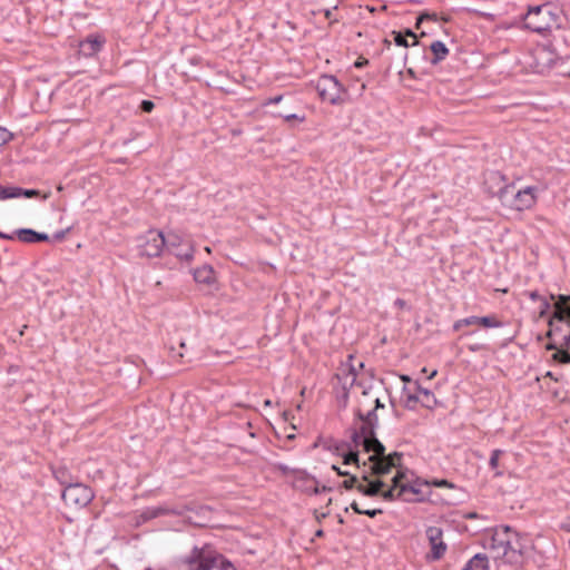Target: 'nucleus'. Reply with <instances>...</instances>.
I'll return each instance as SVG.
<instances>
[{
	"instance_id": "1",
	"label": "nucleus",
	"mask_w": 570,
	"mask_h": 570,
	"mask_svg": "<svg viewBox=\"0 0 570 570\" xmlns=\"http://www.w3.org/2000/svg\"><path fill=\"white\" fill-rule=\"evenodd\" d=\"M175 570H236L235 566L213 544L194 546L190 551L178 557Z\"/></svg>"
},
{
	"instance_id": "2",
	"label": "nucleus",
	"mask_w": 570,
	"mask_h": 570,
	"mask_svg": "<svg viewBox=\"0 0 570 570\" xmlns=\"http://www.w3.org/2000/svg\"><path fill=\"white\" fill-rule=\"evenodd\" d=\"M523 22L527 29L543 35L561 27V10L551 3L532 6L523 16Z\"/></svg>"
},
{
	"instance_id": "3",
	"label": "nucleus",
	"mask_w": 570,
	"mask_h": 570,
	"mask_svg": "<svg viewBox=\"0 0 570 570\" xmlns=\"http://www.w3.org/2000/svg\"><path fill=\"white\" fill-rule=\"evenodd\" d=\"M356 417L362 422V424L360 429L354 430L352 433V442L354 446H362L365 452L375 450V452L383 453L384 445L375 435V430L379 425L376 410L373 409L366 414H363L361 410H357Z\"/></svg>"
},
{
	"instance_id": "4",
	"label": "nucleus",
	"mask_w": 570,
	"mask_h": 570,
	"mask_svg": "<svg viewBox=\"0 0 570 570\" xmlns=\"http://www.w3.org/2000/svg\"><path fill=\"white\" fill-rule=\"evenodd\" d=\"M165 235L157 229H149L137 237L138 254L144 257H159L165 249Z\"/></svg>"
},
{
	"instance_id": "5",
	"label": "nucleus",
	"mask_w": 570,
	"mask_h": 570,
	"mask_svg": "<svg viewBox=\"0 0 570 570\" xmlns=\"http://www.w3.org/2000/svg\"><path fill=\"white\" fill-rule=\"evenodd\" d=\"M537 200L538 187L527 186L519 190H515L513 187V191L507 194L502 205L518 212H523L531 209L537 204Z\"/></svg>"
},
{
	"instance_id": "6",
	"label": "nucleus",
	"mask_w": 570,
	"mask_h": 570,
	"mask_svg": "<svg viewBox=\"0 0 570 570\" xmlns=\"http://www.w3.org/2000/svg\"><path fill=\"white\" fill-rule=\"evenodd\" d=\"M166 245L165 248L183 262H191L194 258L195 249L193 242L176 232H169L165 236Z\"/></svg>"
},
{
	"instance_id": "7",
	"label": "nucleus",
	"mask_w": 570,
	"mask_h": 570,
	"mask_svg": "<svg viewBox=\"0 0 570 570\" xmlns=\"http://www.w3.org/2000/svg\"><path fill=\"white\" fill-rule=\"evenodd\" d=\"M61 498L69 507L85 508L87 507L95 494L92 490L82 483H68L62 490Z\"/></svg>"
},
{
	"instance_id": "8",
	"label": "nucleus",
	"mask_w": 570,
	"mask_h": 570,
	"mask_svg": "<svg viewBox=\"0 0 570 570\" xmlns=\"http://www.w3.org/2000/svg\"><path fill=\"white\" fill-rule=\"evenodd\" d=\"M316 91L323 101L337 105L342 101L343 85L333 75H322L316 82Z\"/></svg>"
},
{
	"instance_id": "9",
	"label": "nucleus",
	"mask_w": 570,
	"mask_h": 570,
	"mask_svg": "<svg viewBox=\"0 0 570 570\" xmlns=\"http://www.w3.org/2000/svg\"><path fill=\"white\" fill-rule=\"evenodd\" d=\"M484 190L492 197H498L503 203L507 194L513 191V184H508L504 175L498 170H490L484 174Z\"/></svg>"
},
{
	"instance_id": "10",
	"label": "nucleus",
	"mask_w": 570,
	"mask_h": 570,
	"mask_svg": "<svg viewBox=\"0 0 570 570\" xmlns=\"http://www.w3.org/2000/svg\"><path fill=\"white\" fill-rule=\"evenodd\" d=\"M368 453H372L368 456V461L371 462L370 474L379 476L389 474L393 468L399 466L401 461V454L399 452H393L386 455L385 450L383 453L375 452V450H370Z\"/></svg>"
},
{
	"instance_id": "11",
	"label": "nucleus",
	"mask_w": 570,
	"mask_h": 570,
	"mask_svg": "<svg viewBox=\"0 0 570 570\" xmlns=\"http://www.w3.org/2000/svg\"><path fill=\"white\" fill-rule=\"evenodd\" d=\"M405 479V472L397 471L396 475L393 478L394 488H400L397 492L399 499L404 501H422L424 500L425 493L423 488H428V484H421L420 482H403Z\"/></svg>"
},
{
	"instance_id": "12",
	"label": "nucleus",
	"mask_w": 570,
	"mask_h": 570,
	"mask_svg": "<svg viewBox=\"0 0 570 570\" xmlns=\"http://www.w3.org/2000/svg\"><path fill=\"white\" fill-rule=\"evenodd\" d=\"M354 356L350 354L345 364L336 373V377L340 381L342 389L344 390L343 397L346 401L348 397V391L355 385L362 386V383H357V368H363L364 363L360 362L357 367L353 364Z\"/></svg>"
},
{
	"instance_id": "13",
	"label": "nucleus",
	"mask_w": 570,
	"mask_h": 570,
	"mask_svg": "<svg viewBox=\"0 0 570 570\" xmlns=\"http://www.w3.org/2000/svg\"><path fill=\"white\" fill-rule=\"evenodd\" d=\"M523 550L524 544L521 542L519 533L511 530L509 538L498 554V559H502L510 564L518 563L522 559Z\"/></svg>"
},
{
	"instance_id": "14",
	"label": "nucleus",
	"mask_w": 570,
	"mask_h": 570,
	"mask_svg": "<svg viewBox=\"0 0 570 570\" xmlns=\"http://www.w3.org/2000/svg\"><path fill=\"white\" fill-rule=\"evenodd\" d=\"M511 528L509 525H501L491 531L488 534L487 541L483 543L484 548L490 549L492 557L498 559V554L502 549L505 540L509 538Z\"/></svg>"
},
{
	"instance_id": "15",
	"label": "nucleus",
	"mask_w": 570,
	"mask_h": 570,
	"mask_svg": "<svg viewBox=\"0 0 570 570\" xmlns=\"http://www.w3.org/2000/svg\"><path fill=\"white\" fill-rule=\"evenodd\" d=\"M106 43V38L100 33H90L79 42L78 53L85 58H92L99 53Z\"/></svg>"
},
{
	"instance_id": "16",
	"label": "nucleus",
	"mask_w": 570,
	"mask_h": 570,
	"mask_svg": "<svg viewBox=\"0 0 570 570\" xmlns=\"http://www.w3.org/2000/svg\"><path fill=\"white\" fill-rule=\"evenodd\" d=\"M425 534L431 546L428 559L439 560L446 551V544L442 540V530L438 527H429Z\"/></svg>"
},
{
	"instance_id": "17",
	"label": "nucleus",
	"mask_w": 570,
	"mask_h": 570,
	"mask_svg": "<svg viewBox=\"0 0 570 570\" xmlns=\"http://www.w3.org/2000/svg\"><path fill=\"white\" fill-rule=\"evenodd\" d=\"M504 324L498 318L495 314L485 316H468L465 317V337L471 336L474 332L470 330L472 326L482 328H497L502 327Z\"/></svg>"
},
{
	"instance_id": "18",
	"label": "nucleus",
	"mask_w": 570,
	"mask_h": 570,
	"mask_svg": "<svg viewBox=\"0 0 570 570\" xmlns=\"http://www.w3.org/2000/svg\"><path fill=\"white\" fill-rule=\"evenodd\" d=\"M361 481L366 482V484L361 482V484L357 485V491L363 495L371 498L380 495L381 490L385 485V483L380 479L371 480L370 472L365 469L362 470Z\"/></svg>"
},
{
	"instance_id": "19",
	"label": "nucleus",
	"mask_w": 570,
	"mask_h": 570,
	"mask_svg": "<svg viewBox=\"0 0 570 570\" xmlns=\"http://www.w3.org/2000/svg\"><path fill=\"white\" fill-rule=\"evenodd\" d=\"M465 520L471 521V524H465V532L475 535L481 532H485L487 535L491 531L490 520L487 517L479 515L474 512L465 513Z\"/></svg>"
},
{
	"instance_id": "20",
	"label": "nucleus",
	"mask_w": 570,
	"mask_h": 570,
	"mask_svg": "<svg viewBox=\"0 0 570 570\" xmlns=\"http://www.w3.org/2000/svg\"><path fill=\"white\" fill-rule=\"evenodd\" d=\"M16 235L23 243L48 242L49 236L46 233H39L31 228H20L16 230Z\"/></svg>"
},
{
	"instance_id": "21",
	"label": "nucleus",
	"mask_w": 570,
	"mask_h": 570,
	"mask_svg": "<svg viewBox=\"0 0 570 570\" xmlns=\"http://www.w3.org/2000/svg\"><path fill=\"white\" fill-rule=\"evenodd\" d=\"M193 276L195 282L199 284L210 285L215 282L214 268L208 264L194 269Z\"/></svg>"
},
{
	"instance_id": "22",
	"label": "nucleus",
	"mask_w": 570,
	"mask_h": 570,
	"mask_svg": "<svg viewBox=\"0 0 570 570\" xmlns=\"http://www.w3.org/2000/svg\"><path fill=\"white\" fill-rule=\"evenodd\" d=\"M465 570H489V559L484 553H475L465 564Z\"/></svg>"
},
{
	"instance_id": "23",
	"label": "nucleus",
	"mask_w": 570,
	"mask_h": 570,
	"mask_svg": "<svg viewBox=\"0 0 570 570\" xmlns=\"http://www.w3.org/2000/svg\"><path fill=\"white\" fill-rule=\"evenodd\" d=\"M430 49L433 53V58L431 60L432 63L440 62L441 60H443L446 57V55L449 52L444 42H442L440 40L433 41L430 46Z\"/></svg>"
},
{
	"instance_id": "24",
	"label": "nucleus",
	"mask_w": 570,
	"mask_h": 570,
	"mask_svg": "<svg viewBox=\"0 0 570 570\" xmlns=\"http://www.w3.org/2000/svg\"><path fill=\"white\" fill-rule=\"evenodd\" d=\"M431 400H433V394L428 389L420 385L416 386L415 395H409V401H417L426 406H430Z\"/></svg>"
},
{
	"instance_id": "25",
	"label": "nucleus",
	"mask_w": 570,
	"mask_h": 570,
	"mask_svg": "<svg viewBox=\"0 0 570 570\" xmlns=\"http://www.w3.org/2000/svg\"><path fill=\"white\" fill-rule=\"evenodd\" d=\"M299 473V476L296 479V482L298 483L299 481H305V482H309V483H313V488L311 490V493L312 494H318L321 493V488L318 487V482L317 480L309 475L307 472H298Z\"/></svg>"
},
{
	"instance_id": "26",
	"label": "nucleus",
	"mask_w": 570,
	"mask_h": 570,
	"mask_svg": "<svg viewBox=\"0 0 570 570\" xmlns=\"http://www.w3.org/2000/svg\"><path fill=\"white\" fill-rule=\"evenodd\" d=\"M165 514L181 515L183 514V510L181 509H177V508H163V507H158V508L153 509V511H151V517L153 518H157V517L165 515Z\"/></svg>"
},
{
	"instance_id": "27",
	"label": "nucleus",
	"mask_w": 570,
	"mask_h": 570,
	"mask_svg": "<svg viewBox=\"0 0 570 570\" xmlns=\"http://www.w3.org/2000/svg\"><path fill=\"white\" fill-rule=\"evenodd\" d=\"M342 456H343L344 464H346V465L355 464L358 469L361 468L357 451L350 450L347 453H343Z\"/></svg>"
},
{
	"instance_id": "28",
	"label": "nucleus",
	"mask_w": 570,
	"mask_h": 570,
	"mask_svg": "<svg viewBox=\"0 0 570 570\" xmlns=\"http://www.w3.org/2000/svg\"><path fill=\"white\" fill-rule=\"evenodd\" d=\"M346 476L347 479L342 482V487L346 490H352L354 488L357 490V485L362 482L361 476L351 473Z\"/></svg>"
},
{
	"instance_id": "29",
	"label": "nucleus",
	"mask_w": 570,
	"mask_h": 570,
	"mask_svg": "<svg viewBox=\"0 0 570 570\" xmlns=\"http://www.w3.org/2000/svg\"><path fill=\"white\" fill-rule=\"evenodd\" d=\"M275 117L283 118L286 122L297 121L304 122L306 120L305 114H276Z\"/></svg>"
},
{
	"instance_id": "30",
	"label": "nucleus",
	"mask_w": 570,
	"mask_h": 570,
	"mask_svg": "<svg viewBox=\"0 0 570 570\" xmlns=\"http://www.w3.org/2000/svg\"><path fill=\"white\" fill-rule=\"evenodd\" d=\"M14 198H19V197H26V198H31L33 196H37L39 194L38 190L36 189H24V188H21V187H17L14 186Z\"/></svg>"
},
{
	"instance_id": "31",
	"label": "nucleus",
	"mask_w": 570,
	"mask_h": 570,
	"mask_svg": "<svg viewBox=\"0 0 570 570\" xmlns=\"http://www.w3.org/2000/svg\"><path fill=\"white\" fill-rule=\"evenodd\" d=\"M400 488H394V481L392 480V487L386 490V491H382L381 490V493L380 495L385 500V501H393L394 499L399 498L397 497V492H399Z\"/></svg>"
},
{
	"instance_id": "32",
	"label": "nucleus",
	"mask_w": 570,
	"mask_h": 570,
	"mask_svg": "<svg viewBox=\"0 0 570 570\" xmlns=\"http://www.w3.org/2000/svg\"><path fill=\"white\" fill-rule=\"evenodd\" d=\"M14 186H2L0 185V200L14 198Z\"/></svg>"
},
{
	"instance_id": "33",
	"label": "nucleus",
	"mask_w": 570,
	"mask_h": 570,
	"mask_svg": "<svg viewBox=\"0 0 570 570\" xmlns=\"http://www.w3.org/2000/svg\"><path fill=\"white\" fill-rule=\"evenodd\" d=\"M393 39L396 46L400 47H409L410 43L407 39L405 38V35L401 31H393Z\"/></svg>"
},
{
	"instance_id": "34",
	"label": "nucleus",
	"mask_w": 570,
	"mask_h": 570,
	"mask_svg": "<svg viewBox=\"0 0 570 570\" xmlns=\"http://www.w3.org/2000/svg\"><path fill=\"white\" fill-rule=\"evenodd\" d=\"M277 469L284 474V475H287V474H295V480L299 476V473L298 472H304L303 470H297V469H292L289 468L288 465L286 464H283V463H279L277 465Z\"/></svg>"
},
{
	"instance_id": "35",
	"label": "nucleus",
	"mask_w": 570,
	"mask_h": 570,
	"mask_svg": "<svg viewBox=\"0 0 570 570\" xmlns=\"http://www.w3.org/2000/svg\"><path fill=\"white\" fill-rule=\"evenodd\" d=\"M426 20L436 21V14L429 12L421 13L416 19L415 27L419 29L421 23H423Z\"/></svg>"
},
{
	"instance_id": "36",
	"label": "nucleus",
	"mask_w": 570,
	"mask_h": 570,
	"mask_svg": "<svg viewBox=\"0 0 570 570\" xmlns=\"http://www.w3.org/2000/svg\"><path fill=\"white\" fill-rule=\"evenodd\" d=\"M55 476L60 484H68V471L66 469H58L55 471Z\"/></svg>"
},
{
	"instance_id": "37",
	"label": "nucleus",
	"mask_w": 570,
	"mask_h": 570,
	"mask_svg": "<svg viewBox=\"0 0 570 570\" xmlns=\"http://www.w3.org/2000/svg\"><path fill=\"white\" fill-rule=\"evenodd\" d=\"M503 452L501 450H493L490 456V466L491 469L495 470L499 464V458Z\"/></svg>"
},
{
	"instance_id": "38",
	"label": "nucleus",
	"mask_w": 570,
	"mask_h": 570,
	"mask_svg": "<svg viewBox=\"0 0 570 570\" xmlns=\"http://www.w3.org/2000/svg\"><path fill=\"white\" fill-rule=\"evenodd\" d=\"M154 108H155V104L151 100L145 99L140 102V110L142 112L149 114L154 110Z\"/></svg>"
},
{
	"instance_id": "39",
	"label": "nucleus",
	"mask_w": 570,
	"mask_h": 570,
	"mask_svg": "<svg viewBox=\"0 0 570 570\" xmlns=\"http://www.w3.org/2000/svg\"><path fill=\"white\" fill-rule=\"evenodd\" d=\"M527 295L529 296V298H530L531 301H533V302H535V301H541V302H542V305H543L544 307H547V306H548L547 301H546L543 297H541V296H540V294H539L537 291L528 292V293H527Z\"/></svg>"
},
{
	"instance_id": "40",
	"label": "nucleus",
	"mask_w": 570,
	"mask_h": 570,
	"mask_svg": "<svg viewBox=\"0 0 570 570\" xmlns=\"http://www.w3.org/2000/svg\"><path fill=\"white\" fill-rule=\"evenodd\" d=\"M394 306L399 309H410V306L406 303V301L400 297L394 301Z\"/></svg>"
},
{
	"instance_id": "41",
	"label": "nucleus",
	"mask_w": 570,
	"mask_h": 570,
	"mask_svg": "<svg viewBox=\"0 0 570 570\" xmlns=\"http://www.w3.org/2000/svg\"><path fill=\"white\" fill-rule=\"evenodd\" d=\"M383 512L382 509H366L363 510L362 514L367 515L370 518H375L376 515L381 514Z\"/></svg>"
},
{
	"instance_id": "42",
	"label": "nucleus",
	"mask_w": 570,
	"mask_h": 570,
	"mask_svg": "<svg viewBox=\"0 0 570 570\" xmlns=\"http://www.w3.org/2000/svg\"><path fill=\"white\" fill-rule=\"evenodd\" d=\"M283 99V95H277V96H274V97H271L268 98L264 105L267 106V105H277L282 101Z\"/></svg>"
},
{
	"instance_id": "43",
	"label": "nucleus",
	"mask_w": 570,
	"mask_h": 570,
	"mask_svg": "<svg viewBox=\"0 0 570 570\" xmlns=\"http://www.w3.org/2000/svg\"><path fill=\"white\" fill-rule=\"evenodd\" d=\"M297 487L302 488V490H304L305 492H308L311 493V490L313 488V483H309V482H305V481H299L298 483L295 482Z\"/></svg>"
},
{
	"instance_id": "44",
	"label": "nucleus",
	"mask_w": 570,
	"mask_h": 570,
	"mask_svg": "<svg viewBox=\"0 0 570 570\" xmlns=\"http://www.w3.org/2000/svg\"><path fill=\"white\" fill-rule=\"evenodd\" d=\"M403 33L405 35L406 39H407V37L413 38L412 46H416L417 45V37H416V35L411 29H406Z\"/></svg>"
},
{
	"instance_id": "45",
	"label": "nucleus",
	"mask_w": 570,
	"mask_h": 570,
	"mask_svg": "<svg viewBox=\"0 0 570 570\" xmlns=\"http://www.w3.org/2000/svg\"><path fill=\"white\" fill-rule=\"evenodd\" d=\"M69 232V228L68 229H65V230H59L57 232L55 235H53V238L56 240H61L65 238L66 234Z\"/></svg>"
},
{
	"instance_id": "46",
	"label": "nucleus",
	"mask_w": 570,
	"mask_h": 570,
	"mask_svg": "<svg viewBox=\"0 0 570 570\" xmlns=\"http://www.w3.org/2000/svg\"><path fill=\"white\" fill-rule=\"evenodd\" d=\"M465 11L482 14V16L487 14L483 10L475 8V7H466L465 6Z\"/></svg>"
},
{
	"instance_id": "47",
	"label": "nucleus",
	"mask_w": 570,
	"mask_h": 570,
	"mask_svg": "<svg viewBox=\"0 0 570 570\" xmlns=\"http://www.w3.org/2000/svg\"><path fill=\"white\" fill-rule=\"evenodd\" d=\"M562 344H563V341L560 343V347H558V345L556 343H549L547 345V350H556V353H557L558 351L566 348L564 346H562Z\"/></svg>"
},
{
	"instance_id": "48",
	"label": "nucleus",
	"mask_w": 570,
	"mask_h": 570,
	"mask_svg": "<svg viewBox=\"0 0 570 570\" xmlns=\"http://www.w3.org/2000/svg\"><path fill=\"white\" fill-rule=\"evenodd\" d=\"M332 470L336 471V473L341 476H345V475H350V472L348 471H343L342 469H340L337 465L333 464L332 465Z\"/></svg>"
},
{
	"instance_id": "49",
	"label": "nucleus",
	"mask_w": 570,
	"mask_h": 570,
	"mask_svg": "<svg viewBox=\"0 0 570 570\" xmlns=\"http://www.w3.org/2000/svg\"><path fill=\"white\" fill-rule=\"evenodd\" d=\"M351 509H352L355 513H357V514H362V512H363V509H361V508L358 507V504H357V502H356V501H353V502L351 503Z\"/></svg>"
},
{
	"instance_id": "50",
	"label": "nucleus",
	"mask_w": 570,
	"mask_h": 570,
	"mask_svg": "<svg viewBox=\"0 0 570 570\" xmlns=\"http://www.w3.org/2000/svg\"><path fill=\"white\" fill-rule=\"evenodd\" d=\"M561 528L567 531V532H570V515L566 519V521L562 523Z\"/></svg>"
},
{
	"instance_id": "51",
	"label": "nucleus",
	"mask_w": 570,
	"mask_h": 570,
	"mask_svg": "<svg viewBox=\"0 0 570 570\" xmlns=\"http://www.w3.org/2000/svg\"><path fill=\"white\" fill-rule=\"evenodd\" d=\"M374 403H375L374 410H376V411L379 409H383L384 407V404L381 402V400L379 397L375 399Z\"/></svg>"
},
{
	"instance_id": "52",
	"label": "nucleus",
	"mask_w": 570,
	"mask_h": 570,
	"mask_svg": "<svg viewBox=\"0 0 570 570\" xmlns=\"http://www.w3.org/2000/svg\"><path fill=\"white\" fill-rule=\"evenodd\" d=\"M0 238L1 239H10L11 240V239H13V235L0 232Z\"/></svg>"
},
{
	"instance_id": "53",
	"label": "nucleus",
	"mask_w": 570,
	"mask_h": 570,
	"mask_svg": "<svg viewBox=\"0 0 570 570\" xmlns=\"http://www.w3.org/2000/svg\"><path fill=\"white\" fill-rule=\"evenodd\" d=\"M368 61L367 60H362V61H356L355 62V67L357 68H362L363 66H365Z\"/></svg>"
},
{
	"instance_id": "54",
	"label": "nucleus",
	"mask_w": 570,
	"mask_h": 570,
	"mask_svg": "<svg viewBox=\"0 0 570 570\" xmlns=\"http://www.w3.org/2000/svg\"><path fill=\"white\" fill-rule=\"evenodd\" d=\"M324 535V531L322 529H318L316 532H315V538H322Z\"/></svg>"
},
{
	"instance_id": "55",
	"label": "nucleus",
	"mask_w": 570,
	"mask_h": 570,
	"mask_svg": "<svg viewBox=\"0 0 570 570\" xmlns=\"http://www.w3.org/2000/svg\"><path fill=\"white\" fill-rule=\"evenodd\" d=\"M463 324V321L462 320H459L454 323V328L458 330L460 328V326Z\"/></svg>"
},
{
	"instance_id": "56",
	"label": "nucleus",
	"mask_w": 570,
	"mask_h": 570,
	"mask_svg": "<svg viewBox=\"0 0 570 570\" xmlns=\"http://www.w3.org/2000/svg\"><path fill=\"white\" fill-rule=\"evenodd\" d=\"M331 490H332V489H331V488H328V487H326V485H323V487L321 488V491H322V492H330Z\"/></svg>"
},
{
	"instance_id": "57",
	"label": "nucleus",
	"mask_w": 570,
	"mask_h": 570,
	"mask_svg": "<svg viewBox=\"0 0 570 570\" xmlns=\"http://www.w3.org/2000/svg\"><path fill=\"white\" fill-rule=\"evenodd\" d=\"M174 357H184V353L183 352H178L177 354L173 355Z\"/></svg>"
},
{
	"instance_id": "58",
	"label": "nucleus",
	"mask_w": 570,
	"mask_h": 570,
	"mask_svg": "<svg viewBox=\"0 0 570 570\" xmlns=\"http://www.w3.org/2000/svg\"><path fill=\"white\" fill-rule=\"evenodd\" d=\"M179 346H180V348H186V344H185V342H184V341H181V342L179 343Z\"/></svg>"
},
{
	"instance_id": "59",
	"label": "nucleus",
	"mask_w": 570,
	"mask_h": 570,
	"mask_svg": "<svg viewBox=\"0 0 570 570\" xmlns=\"http://www.w3.org/2000/svg\"><path fill=\"white\" fill-rule=\"evenodd\" d=\"M368 390H370L368 387H364V390H363V394H364V395H367V394H368Z\"/></svg>"
},
{
	"instance_id": "60",
	"label": "nucleus",
	"mask_w": 570,
	"mask_h": 570,
	"mask_svg": "<svg viewBox=\"0 0 570 570\" xmlns=\"http://www.w3.org/2000/svg\"><path fill=\"white\" fill-rule=\"evenodd\" d=\"M469 348H470V350H472V351H476V350H478V346H475V345H470V346H469Z\"/></svg>"
},
{
	"instance_id": "61",
	"label": "nucleus",
	"mask_w": 570,
	"mask_h": 570,
	"mask_svg": "<svg viewBox=\"0 0 570 570\" xmlns=\"http://www.w3.org/2000/svg\"><path fill=\"white\" fill-rule=\"evenodd\" d=\"M325 517H326V514H325V513H322V515H316V519H318V520H320V519H323V518H325Z\"/></svg>"
},
{
	"instance_id": "62",
	"label": "nucleus",
	"mask_w": 570,
	"mask_h": 570,
	"mask_svg": "<svg viewBox=\"0 0 570 570\" xmlns=\"http://www.w3.org/2000/svg\"><path fill=\"white\" fill-rule=\"evenodd\" d=\"M325 517H326V514H325V513H322V515H316V519H318V520H320V519H323V518H325Z\"/></svg>"
},
{
	"instance_id": "63",
	"label": "nucleus",
	"mask_w": 570,
	"mask_h": 570,
	"mask_svg": "<svg viewBox=\"0 0 570 570\" xmlns=\"http://www.w3.org/2000/svg\"><path fill=\"white\" fill-rule=\"evenodd\" d=\"M553 333H554V330L549 331L548 336L549 337L552 336Z\"/></svg>"
},
{
	"instance_id": "64",
	"label": "nucleus",
	"mask_w": 570,
	"mask_h": 570,
	"mask_svg": "<svg viewBox=\"0 0 570 570\" xmlns=\"http://www.w3.org/2000/svg\"><path fill=\"white\" fill-rule=\"evenodd\" d=\"M495 475H497V476L502 475V472L497 471V472H495Z\"/></svg>"
}]
</instances>
